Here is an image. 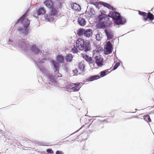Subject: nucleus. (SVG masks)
<instances>
[{
  "label": "nucleus",
  "instance_id": "obj_1",
  "mask_svg": "<svg viewBox=\"0 0 154 154\" xmlns=\"http://www.w3.org/2000/svg\"><path fill=\"white\" fill-rule=\"evenodd\" d=\"M28 10H27L24 14L20 17L16 23L20 22L23 24V26L20 27L18 29V30L21 32L23 33L26 35L28 33L29 27L30 24V20L28 19H26L28 15Z\"/></svg>",
  "mask_w": 154,
  "mask_h": 154
},
{
  "label": "nucleus",
  "instance_id": "obj_2",
  "mask_svg": "<svg viewBox=\"0 0 154 154\" xmlns=\"http://www.w3.org/2000/svg\"><path fill=\"white\" fill-rule=\"evenodd\" d=\"M75 44L76 47L80 50L87 52L91 50L90 42L88 40L85 41L83 39L79 38L76 41Z\"/></svg>",
  "mask_w": 154,
  "mask_h": 154
},
{
  "label": "nucleus",
  "instance_id": "obj_3",
  "mask_svg": "<svg viewBox=\"0 0 154 154\" xmlns=\"http://www.w3.org/2000/svg\"><path fill=\"white\" fill-rule=\"evenodd\" d=\"M98 26L101 28H104L111 24L109 17L104 14H101L97 17Z\"/></svg>",
  "mask_w": 154,
  "mask_h": 154
},
{
  "label": "nucleus",
  "instance_id": "obj_4",
  "mask_svg": "<svg viewBox=\"0 0 154 154\" xmlns=\"http://www.w3.org/2000/svg\"><path fill=\"white\" fill-rule=\"evenodd\" d=\"M111 15V17L115 20V23L117 25L124 24L126 22L125 20H122L120 14L116 12H113Z\"/></svg>",
  "mask_w": 154,
  "mask_h": 154
},
{
  "label": "nucleus",
  "instance_id": "obj_5",
  "mask_svg": "<svg viewBox=\"0 0 154 154\" xmlns=\"http://www.w3.org/2000/svg\"><path fill=\"white\" fill-rule=\"evenodd\" d=\"M112 46L110 42H107L105 45L104 54H110L112 52Z\"/></svg>",
  "mask_w": 154,
  "mask_h": 154
},
{
  "label": "nucleus",
  "instance_id": "obj_6",
  "mask_svg": "<svg viewBox=\"0 0 154 154\" xmlns=\"http://www.w3.org/2000/svg\"><path fill=\"white\" fill-rule=\"evenodd\" d=\"M95 62L99 67H101L103 65V59L99 53L97 54L95 57Z\"/></svg>",
  "mask_w": 154,
  "mask_h": 154
},
{
  "label": "nucleus",
  "instance_id": "obj_7",
  "mask_svg": "<svg viewBox=\"0 0 154 154\" xmlns=\"http://www.w3.org/2000/svg\"><path fill=\"white\" fill-rule=\"evenodd\" d=\"M83 85L82 82L72 83L69 85V87L74 91H78Z\"/></svg>",
  "mask_w": 154,
  "mask_h": 154
},
{
  "label": "nucleus",
  "instance_id": "obj_8",
  "mask_svg": "<svg viewBox=\"0 0 154 154\" xmlns=\"http://www.w3.org/2000/svg\"><path fill=\"white\" fill-rule=\"evenodd\" d=\"M46 10L44 8H40L37 10L33 14V16L37 17L38 16L45 14L46 13Z\"/></svg>",
  "mask_w": 154,
  "mask_h": 154
},
{
  "label": "nucleus",
  "instance_id": "obj_9",
  "mask_svg": "<svg viewBox=\"0 0 154 154\" xmlns=\"http://www.w3.org/2000/svg\"><path fill=\"white\" fill-rule=\"evenodd\" d=\"M82 57L89 64L92 63L93 62L92 58L91 57H89L86 54H82Z\"/></svg>",
  "mask_w": 154,
  "mask_h": 154
},
{
  "label": "nucleus",
  "instance_id": "obj_10",
  "mask_svg": "<svg viewBox=\"0 0 154 154\" xmlns=\"http://www.w3.org/2000/svg\"><path fill=\"white\" fill-rule=\"evenodd\" d=\"M52 8L51 10L50 11V14H51L54 16H57L59 14H60L57 8L53 7Z\"/></svg>",
  "mask_w": 154,
  "mask_h": 154
},
{
  "label": "nucleus",
  "instance_id": "obj_11",
  "mask_svg": "<svg viewBox=\"0 0 154 154\" xmlns=\"http://www.w3.org/2000/svg\"><path fill=\"white\" fill-rule=\"evenodd\" d=\"M45 20L51 22L54 20V16L51 14H45Z\"/></svg>",
  "mask_w": 154,
  "mask_h": 154
},
{
  "label": "nucleus",
  "instance_id": "obj_12",
  "mask_svg": "<svg viewBox=\"0 0 154 154\" xmlns=\"http://www.w3.org/2000/svg\"><path fill=\"white\" fill-rule=\"evenodd\" d=\"M46 76L50 82L52 83L56 82V81L55 80L56 78L54 75L53 76L52 74L48 73L47 74Z\"/></svg>",
  "mask_w": 154,
  "mask_h": 154
},
{
  "label": "nucleus",
  "instance_id": "obj_13",
  "mask_svg": "<svg viewBox=\"0 0 154 154\" xmlns=\"http://www.w3.org/2000/svg\"><path fill=\"white\" fill-rule=\"evenodd\" d=\"M105 31L108 40H110L112 38L113 35L112 31L108 29H106Z\"/></svg>",
  "mask_w": 154,
  "mask_h": 154
},
{
  "label": "nucleus",
  "instance_id": "obj_14",
  "mask_svg": "<svg viewBox=\"0 0 154 154\" xmlns=\"http://www.w3.org/2000/svg\"><path fill=\"white\" fill-rule=\"evenodd\" d=\"M43 3L49 8H51L53 7V3L51 0H46Z\"/></svg>",
  "mask_w": 154,
  "mask_h": 154
},
{
  "label": "nucleus",
  "instance_id": "obj_15",
  "mask_svg": "<svg viewBox=\"0 0 154 154\" xmlns=\"http://www.w3.org/2000/svg\"><path fill=\"white\" fill-rule=\"evenodd\" d=\"M92 34V30L91 29H88L85 30L84 36L87 37H90Z\"/></svg>",
  "mask_w": 154,
  "mask_h": 154
},
{
  "label": "nucleus",
  "instance_id": "obj_16",
  "mask_svg": "<svg viewBox=\"0 0 154 154\" xmlns=\"http://www.w3.org/2000/svg\"><path fill=\"white\" fill-rule=\"evenodd\" d=\"M100 78V76L97 75L91 76L87 80L88 81H92L95 80L97 79Z\"/></svg>",
  "mask_w": 154,
  "mask_h": 154
},
{
  "label": "nucleus",
  "instance_id": "obj_17",
  "mask_svg": "<svg viewBox=\"0 0 154 154\" xmlns=\"http://www.w3.org/2000/svg\"><path fill=\"white\" fill-rule=\"evenodd\" d=\"M72 9L75 11H79L81 9L80 6L75 3L73 4L72 6Z\"/></svg>",
  "mask_w": 154,
  "mask_h": 154
},
{
  "label": "nucleus",
  "instance_id": "obj_18",
  "mask_svg": "<svg viewBox=\"0 0 154 154\" xmlns=\"http://www.w3.org/2000/svg\"><path fill=\"white\" fill-rule=\"evenodd\" d=\"M139 14L143 17V19L144 21H146L147 20L146 18V17H147L148 13H146L145 12H142L140 11H139Z\"/></svg>",
  "mask_w": 154,
  "mask_h": 154
},
{
  "label": "nucleus",
  "instance_id": "obj_19",
  "mask_svg": "<svg viewBox=\"0 0 154 154\" xmlns=\"http://www.w3.org/2000/svg\"><path fill=\"white\" fill-rule=\"evenodd\" d=\"M99 4L101 5H103L105 7L109 9H113V8L111 7L110 5H109V4L106 3V2H100L99 3Z\"/></svg>",
  "mask_w": 154,
  "mask_h": 154
},
{
  "label": "nucleus",
  "instance_id": "obj_20",
  "mask_svg": "<svg viewBox=\"0 0 154 154\" xmlns=\"http://www.w3.org/2000/svg\"><path fill=\"white\" fill-rule=\"evenodd\" d=\"M79 24L81 26H84L86 24V22L85 19L80 17L78 20Z\"/></svg>",
  "mask_w": 154,
  "mask_h": 154
},
{
  "label": "nucleus",
  "instance_id": "obj_21",
  "mask_svg": "<svg viewBox=\"0 0 154 154\" xmlns=\"http://www.w3.org/2000/svg\"><path fill=\"white\" fill-rule=\"evenodd\" d=\"M85 29H84L80 28L77 31V34L79 36H81L84 35Z\"/></svg>",
  "mask_w": 154,
  "mask_h": 154
},
{
  "label": "nucleus",
  "instance_id": "obj_22",
  "mask_svg": "<svg viewBox=\"0 0 154 154\" xmlns=\"http://www.w3.org/2000/svg\"><path fill=\"white\" fill-rule=\"evenodd\" d=\"M148 19L151 21H152L154 19V15L150 12L148 13L147 17H146V20H147Z\"/></svg>",
  "mask_w": 154,
  "mask_h": 154
},
{
  "label": "nucleus",
  "instance_id": "obj_23",
  "mask_svg": "<svg viewBox=\"0 0 154 154\" xmlns=\"http://www.w3.org/2000/svg\"><path fill=\"white\" fill-rule=\"evenodd\" d=\"M54 76L56 79H57L58 77H61L62 76L61 74L59 72V70H54Z\"/></svg>",
  "mask_w": 154,
  "mask_h": 154
},
{
  "label": "nucleus",
  "instance_id": "obj_24",
  "mask_svg": "<svg viewBox=\"0 0 154 154\" xmlns=\"http://www.w3.org/2000/svg\"><path fill=\"white\" fill-rule=\"evenodd\" d=\"M32 47V50L36 54H38L39 53H41V51L38 48H36L35 45H34Z\"/></svg>",
  "mask_w": 154,
  "mask_h": 154
},
{
  "label": "nucleus",
  "instance_id": "obj_25",
  "mask_svg": "<svg viewBox=\"0 0 154 154\" xmlns=\"http://www.w3.org/2000/svg\"><path fill=\"white\" fill-rule=\"evenodd\" d=\"M73 58L71 54H68L66 56L65 59L67 62H70L72 60Z\"/></svg>",
  "mask_w": 154,
  "mask_h": 154
},
{
  "label": "nucleus",
  "instance_id": "obj_26",
  "mask_svg": "<svg viewBox=\"0 0 154 154\" xmlns=\"http://www.w3.org/2000/svg\"><path fill=\"white\" fill-rule=\"evenodd\" d=\"M85 66H84V63L83 62H81L79 63L78 65V68L80 69V70L83 71L85 68Z\"/></svg>",
  "mask_w": 154,
  "mask_h": 154
},
{
  "label": "nucleus",
  "instance_id": "obj_27",
  "mask_svg": "<svg viewBox=\"0 0 154 154\" xmlns=\"http://www.w3.org/2000/svg\"><path fill=\"white\" fill-rule=\"evenodd\" d=\"M57 60L60 63H63L64 60L63 57L60 55H59L57 56Z\"/></svg>",
  "mask_w": 154,
  "mask_h": 154
},
{
  "label": "nucleus",
  "instance_id": "obj_28",
  "mask_svg": "<svg viewBox=\"0 0 154 154\" xmlns=\"http://www.w3.org/2000/svg\"><path fill=\"white\" fill-rule=\"evenodd\" d=\"M109 73L108 69H106L101 71L100 72V75L101 77H103Z\"/></svg>",
  "mask_w": 154,
  "mask_h": 154
},
{
  "label": "nucleus",
  "instance_id": "obj_29",
  "mask_svg": "<svg viewBox=\"0 0 154 154\" xmlns=\"http://www.w3.org/2000/svg\"><path fill=\"white\" fill-rule=\"evenodd\" d=\"M53 64L54 67V70H58L59 68V64L58 63L56 62L55 61L53 62Z\"/></svg>",
  "mask_w": 154,
  "mask_h": 154
},
{
  "label": "nucleus",
  "instance_id": "obj_30",
  "mask_svg": "<svg viewBox=\"0 0 154 154\" xmlns=\"http://www.w3.org/2000/svg\"><path fill=\"white\" fill-rule=\"evenodd\" d=\"M144 119L148 122H151V120L149 116L148 115H146L143 116Z\"/></svg>",
  "mask_w": 154,
  "mask_h": 154
},
{
  "label": "nucleus",
  "instance_id": "obj_31",
  "mask_svg": "<svg viewBox=\"0 0 154 154\" xmlns=\"http://www.w3.org/2000/svg\"><path fill=\"white\" fill-rule=\"evenodd\" d=\"M77 47L76 46H74L72 48V52L73 53H76L78 52V50L77 49Z\"/></svg>",
  "mask_w": 154,
  "mask_h": 154
},
{
  "label": "nucleus",
  "instance_id": "obj_32",
  "mask_svg": "<svg viewBox=\"0 0 154 154\" xmlns=\"http://www.w3.org/2000/svg\"><path fill=\"white\" fill-rule=\"evenodd\" d=\"M120 65V63H116L114 66L113 68V70H115Z\"/></svg>",
  "mask_w": 154,
  "mask_h": 154
},
{
  "label": "nucleus",
  "instance_id": "obj_33",
  "mask_svg": "<svg viewBox=\"0 0 154 154\" xmlns=\"http://www.w3.org/2000/svg\"><path fill=\"white\" fill-rule=\"evenodd\" d=\"M46 152L50 154H52L54 153V152L51 149H48L46 150Z\"/></svg>",
  "mask_w": 154,
  "mask_h": 154
},
{
  "label": "nucleus",
  "instance_id": "obj_34",
  "mask_svg": "<svg viewBox=\"0 0 154 154\" xmlns=\"http://www.w3.org/2000/svg\"><path fill=\"white\" fill-rule=\"evenodd\" d=\"M96 39L97 40L99 41L100 39V35L97 34L96 35Z\"/></svg>",
  "mask_w": 154,
  "mask_h": 154
},
{
  "label": "nucleus",
  "instance_id": "obj_35",
  "mask_svg": "<svg viewBox=\"0 0 154 154\" xmlns=\"http://www.w3.org/2000/svg\"><path fill=\"white\" fill-rule=\"evenodd\" d=\"M63 152L60 151H57L56 152V154H63Z\"/></svg>",
  "mask_w": 154,
  "mask_h": 154
},
{
  "label": "nucleus",
  "instance_id": "obj_36",
  "mask_svg": "<svg viewBox=\"0 0 154 154\" xmlns=\"http://www.w3.org/2000/svg\"><path fill=\"white\" fill-rule=\"evenodd\" d=\"M93 56H94L96 52L97 53V51L96 50H94L93 51Z\"/></svg>",
  "mask_w": 154,
  "mask_h": 154
},
{
  "label": "nucleus",
  "instance_id": "obj_37",
  "mask_svg": "<svg viewBox=\"0 0 154 154\" xmlns=\"http://www.w3.org/2000/svg\"><path fill=\"white\" fill-rule=\"evenodd\" d=\"M97 124H98V125L99 126V125H100V124H103V122H98V123Z\"/></svg>",
  "mask_w": 154,
  "mask_h": 154
},
{
  "label": "nucleus",
  "instance_id": "obj_38",
  "mask_svg": "<svg viewBox=\"0 0 154 154\" xmlns=\"http://www.w3.org/2000/svg\"><path fill=\"white\" fill-rule=\"evenodd\" d=\"M73 72H74V73H77L78 72V71H77V69H75V70H73Z\"/></svg>",
  "mask_w": 154,
  "mask_h": 154
},
{
  "label": "nucleus",
  "instance_id": "obj_39",
  "mask_svg": "<svg viewBox=\"0 0 154 154\" xmlns=\"http://www.w3.org/2000/svg\"><path fill=\"white\" fill-rule=\"evenodd\" d=\"M20 46L21 48H22V47H24V46H22V45H20Z\"/></svg>",
  "mask_w": 154,
  "mask_h": 154
}]
</instances>
